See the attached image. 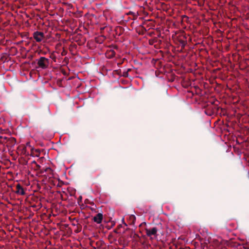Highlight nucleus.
<instances>
[{
    "label": "nucleus",
    "mask_w": 249,
    "mask_h": 249,
    "mask_svg": "<svg viewBox=\"0 0 249 249\" xmlns=\"http://www.w3.org/2000/svg\"><path fill=\"white\" fill-rule=\"evenodd\" d=\"M38 67L42 69H47L49 65V59L45 57H40L37 61Z\"/></svg>",
    "instance_id": "1"
},
{
    "label": "nucleus",
    "mask_w": 249,
    "mask_h": 249,
    "mask_svg": "<svg viewBox=\"0 0 249 249\" xmlns=\"http://www.w3.org/2000/svg\"><path fill=\"white\" fill-rule=\"evenodd\" d=\"M145 232L146 235L151 238L152 236L156 237L157 236V231H158L157 227H152L150 228H146Z\"/></svg>",
    "instance_id": "2"
},
{
    "label": "nucleus",
    "mask_w": 249,
    "mask_h": 249,
    "mask_svg": "<svg viewBox=\"0 0 249 249\" xmlns=\"http://www.w3.org/2000/svg\"><path fill=\"white\" fill-rule=\"evenodd\" d=\"M33 37L36 42H40L45 38V36L43 32L36 31L33 33Z\"/></svg>",
    "instance_id": "3"
},
{
    "label": "nucleus",
    "mask_w": 249,
    "mask_h": 249,
    "mask_svg": "<svg viewBox=\"0 0 249 249\" xmlns=\"http://www.w3.org/2000/svg\"><path fill=\"white\" fill-rule=\"evenodd\" d=\"M0 142L2 143H7V145L9 144H11V145L15 144L16 142V139L14 138H10L7 139L6 137L3 138L2 137H0Z\"/></svg>",
    "instance_id": "4"
},
{
    "label": "nucleus",
    "mask_w": 249,
    "mask_h": 249,
    "mask_svg": "<svg viewBox=\"0 0 249 249\" xmlns=\"http://www.w3.org/2000/svg\"><path fill=\"white\" fill-rule=\"evenodd\" d=\"M28 148L31 150V154L28 153L25 156H39L42 154L41 149H34L30 146H29Z\"/></svg>",
    "instance_id": "5"
},
{
    "label": "nucleus",
    "mask_w": 249,
    "mask_h": 249,
    "mask_svg": "<svg viewBox=\"0 0 249 249\" xmlns=\"http://www.w3.org/2000/svg\"><path fill=\"white\" fill-rule=\"evenodd\" d=\"M16 191L15 193L19 195L23 196L25 194V192L23 187L19 184L18 183L16 185Z\"/></svg>",
    "instance_id": "6"
},
{
    "label": "nucleus",
    "mask_w": 249,
    "mask_h": 249,
    "mask_svg": "<svg viewBox=\"0 0 249 249\" xmlns=\"http://www.w3.org/2000/svg\"><path fill=\"white\" fill-rule=\"evenodd\" d=\"M93 220L98 224L101 223L103 220V214L101 213H98L93 217Z\"/></svg>",
    "instance_id": "7"
},
{
    "label": "nucleus",
    "mask_w": 249,
    "mask_h": 249,
    "mask_svg": "<svg viewBox=\"0 0 249 249\" xmlns=\"http://www.w3.org/2000/svg\"><path fill=\"white\" fill-rule=\"evenodd\" d=\"M18 160L19 163L22 165H26L28 162V160L25 158V157H19Z\"/></svg>",
    "instance_id": "8"
},
{
    "label": "nucleus",
    "mask_w": 249,
    "mask_h": 249,
    "mask_svg": "<svg viewBox=\"0 0 249 249\" xmlns=\"http://www.w3.org/2000/svg\"><path fill=\"white\" fill-rule=\"evenodd\" d=\"M41 151H42V154H41L42 155H48L49 150H45L44 149H41Z\"/></svg>",
    "instance_id": "9"
},
{
    "label": "nucleus",
    "mask_w": 249,
    "mask_h": 249,
    "mask_svg": "<svg viewBox=\"0 0 249 249\" xmlns=\"http://www.w3.org/2000/svg\"><path fill=\"white\" fill-rule=\"evenodd\" d=\"M179 42L181 45L182 48H184L186 44V42L183 40H180Z\"/></svg>",
    "instance_id": "10"
},
{
    "label": "nucleus",
    "mask_w": 249,
    "mask_h": 249,
    "mask_svg": "<svg viewBox=\"0 0 249 249\" xmlns=\"http://www.w3.org/2000/svg\"><path fill=\"white\" fill-rule=\"evenodd\" d=\"M67 54V51L65 50V49H63L62 52H61V55L62 56L66 55Z\"/></svg>",
    "instance_id": "11"
},
{
    "label": "nucleus",
    "mask_w": 249,
    "mask_h": 249,
    "mask_svg": "<svg viewBox=\"0 0 249 249\" xmlns=\"http://www.w3.org/2000/svg\"><path fill=\"white\" fill-rule=\"evenodd\" d=\"M123 76L124 77H128V71H124L123 72Z\"/></svg>",
    "instance_id": "12"
},
{
    "label": "nucleus",
    "mask_w": 249,
    "mask_h": 249,
    "mask_svg": "<svg viewBox=\"0 0 249 249\" xmlns=\"http://www.w3.org/2000/svg\"><path fill=\"white\" fill-rule=\"evenodd\" d=\"M109 53H111L110 55H111V56H114L115 55V52L114 51H113V50L110 51Z\"/></svg>",
    "instance_id": "13"
},
{
    "label": "nucleus",
    "mask_w": 249,
    "mask_h": 249,
    "mask_svg": "<svg viewBox=\"0 0 249 249\" xmlns=\"http://www.w3.org/2000/svg\"><path fill=\"white\" fill-rule=\"evenodd\" d=\"M130 218L133 220L134 221L136 219V217L134 215H132L130 216Z\"/></svg>",
    "instance_id": "14"
},
{
    "label": "nucleus",
    "mask_w": 249,
    "mask_h": 249,
    "mask_svg": "<svg viewBox=\"0 0 249 249\" xmlns=\"http://www.w3.org/2000/svg\"><path fill=\"white\" fill-rule=\"evenodd\" d=\"M27 148H28V147H26L25 148H23V151L22 152L23 154H26V151L27 150Z\"/></svg>",
    "instance_id": "15"
},
{
    "label": "nucleus",
    "mask_w": 249,
    "mask_h": 249,
    "mask_svg": "<svg viewBox=\"0 0 249 249\" xmlns=\"http://www.w3.org/2000/svg\"><path fill=\"white\" fill-rule=\"evenodd\" d=\"M246 160H249V156H248V157H244V158Z\"/></svg>",
    "instance_id": "16"
},
{
    "label": "nucleus",
    "mask_w": 249,
    "mask_h": 249,
    "mask_svg": "<svg viewBox=\"0 0 249 249\" xmlns=\"http://www.w3.org/2000/svg\"><path fill=\"white\" fill-rule=\"evenodd\" d=\"M68 60H69V59L67 57H65L64 61H66L68 62Z\"/></svg>",
    "instance_id": "17"
},
{
    "label": "nucleus",
    "mask_w": 249,
    "mask_h": 249,
    "mask_svg": "<svg viewBox=\"0 0 249 249\" xmlns=\"http://www.w3.org/2000/svg\"><path fill=\"white\" fill-rule=\"evenodd\" d=\"M13 157V160H17V157H18L14 156V157Z\"/></svg>",
    "instance_id": "18"
},
{
    "label": "nucleus",
    "mask_w": 249,
    "mask_h": 249,
    "mask_svg": "<svg viewBox=\"0 0 249 249\" xmlns=\"http://www.w3.org/2000/svg\"><path fill=\"white\" fill-rule=\"evenodd\" d=\"M128 14H133L134 15V13L132 12H129Z\"/></svg>",
    "instance_id": "19"
},
{
    "label": "nucleus",
    "mask_w": 249,
    "mask_h": 249,
    "mask_svg": "<svg viewBox=\"0 0 249 249\" xmlns=\"http://www.w3.org/2000/svg\"><path fill=\"white\" fill-rule=\"evenodd\" d=\"M131 71V70H130V69H128V70H127V71H128H128Z\"/></svg>",
    "instance_id": "20"
},
{
    "label": "nucleus",
    "mask_w": 249,
    "mask_h": 249,
    "mask_svg": "<svg viewBox=\"0 0 249 249\" xmlns=\"http://www.w3.org/2000/svg\"><path fill=\"white\" fill-rule=\"evenodd\" d=\"M37 165V166L38 167H39V168L40 167V166H39V165Z\"/></svg>",
    "instance_id": "21"
}]
</instances>
